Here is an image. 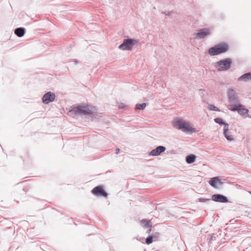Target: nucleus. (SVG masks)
Returning <instances> with one entry per match:
<instances>
[{
    "label": "nucleus",
    "instance_id": "obj_9",
    "mask_svg": "<svg viewBox=\"0 0 251 251\" xmlns=\"http://www.w3.org/2000/svg\"><path fill=\"white\" fill-rule=\"evenodd\" d=\"M212 199L215 201L220 202H226L228 201V199L225 196L220 194H215L212 196Z\"/></svg>",
    "mask_w": 251,
    "mask_h": 251
},
{
    "label": "nucleus",
    "instance_id": "obj_1",
    "mask_svg": "<svg viewBox=\"0 0 251 251\" xmlns=\"http://www.w3.org/2000/svg\"><path fill=\"white\" fill-rule=\"evenodd\" d=\"M96 111L97 109L95 106L83 104L74 105L69 112L80 115H92Z\"/></svg>",
    "mask_w": 251,
    "mask_h": 251
},
{
    "label": "nucleus",
    "instance_id": "obj_8",
    "mask_svg": "<svg viewBox=\"0 0 251 251\" xmlns=\"http://www.w3.org/2000/svg\"><path fill=\"white\" fill-rule=\"evenodd\" d=\"M55 96L54 94L51 93L50 92H49L45 94L43 97V101L45 104H48L50 102L54 100Z\"/></svg>",
    "mask_w": 251,
    "mask_h": 251
},
{
    "label": "nucleus",
    "instance_id": "obj_26",
    "mask_svg": "<svg viewBox=\"0 0 251 251\" xmlns=\"http://www.w3.org/2000/svg\"><path fill=\"white\" fill-rule=\"evenodd\" d=\"M200 201H204V200H201V199L200 200Z\"/></svg>",
    "mask_w": 251,
    "mask_h": 251
},
{
    "label": "nucleus",
    "instance_id": "obj_20",
    "mask_svg": "<svg viewBox=\"0 0 251 251\" xmlns=\"http://www.w3.org/2000/svg\"><path fill=\"white\" fill-rule=\"evenodd\" d=\"M156 237V235H154L153 236H149L146 240V243L147 244H151L152 242H153V237Z\"/></svg>",
    "mask_w": 251,
    "mask_h": 251
},
{
    "label": "nucleus",
    "instance_id": "obj_3",
    "mask_svg": "<svg viewBox=\"0 0 251 251\" xmlns=\"http://www.w3.org/2000/svg\"><path fill=\"white\" fill-rule=\"evenodd\" d=\"M228 50V45L225 43H220L210 48L209 54L211 56L217 55L226 52Z\"/></svg>",
    "mask_w": 251,
    "mask_h": 251
},
{
    "label": "nucleus",
    "instance_id": "obj_21",
    "mask_svg": "<svg viewBox=\"0 0 251 251\" xmlns=\"http://www.w3.org/2000/svg\"><path fill=\"white\" fill-rule=\"evenodd\" d=\"M208 109L210 110H214V111H220V109H219L217 107H216L215 106H214L213 104L209 105L208 106Z\"/></svg>",
    "mask_w": 251,
    "mask_h": 251
},
{
    "label": "nucleus",
    "instance_id": "obj_16",
    "mask_svg": "<svg viewBox=\"0 0 251 251\" xmlns=\"http://www.w3.org/2000/svg\"><path fill=\"white\" fill-rule=\"evenodd\" d=\"M251 79V74L250 73L245 74L241 76L239 78L238 80H244L247 81Z\"/></svg>",
    "mask_w": 251,
    "mask_h": 251
},
{
    "label": "nucleus",
    "instance_id": "obj_13",
    "mask_svg": "<svg viewBox=\"0 0 251 251\" xmlns=\"http://www.w3.org/2000/svg\"><path fill=\"white\" fill-rule=\"evenodd\" d=\"M209 183L211 186L214 188H217L218 186L221 185L222 184L221 179L218 177L211 178L209 180Z\"/></svg>",
    "mask_w": 251,
    "mask_h": 251
},
{
    "label": "nucleus",
    "instance_id": "obj_25",
    "mask_svg": "<svg viewBox=\"0 0 251 251\" xmlns=\"http://www.w3.org/2000/svg\"><path fill=\"white\" fill-rule=\"evenodd\" d=\"M119 151H120V149H116V153L118 154L119 153Z\"/></svg>",
    "mask_w": 251,
    "mask_h": 251
},
{
    "label": "nucleus",
    "instance_id": "obj_2",
    "mask_svg": "<svg viewBox=\"0 0 251 251\" xmlns=\"http://www.w3.org/2000/svg\"><path fill=\"white\" fill-rule=\"evenodd\" d=\"M173 126L185 132H194L195 128L188 122L181 119H177L173 122Z\"/></svg>",
    "mask_w": 251,
    "mask_h": 251
},
{
    "label": "nucleus",
    "instance_id": "obj_5",
    "mask_svg": "<svg viewBox=\"0 0 251 251\" xmlns=\"http://www.w3.org/2000/svg\"><path fill=\"white\" fill-rule=\"evenodd\" d=\"M136 43V41L132 39H125L119 48L122 50H130Z\"/></svg>",
    "mask_w": 251,
    "mask_h": 251
},
{
    "label": "nucleus",
    "instance_id": "obj_23",
    "mask_svg": "<svg viewBox=\"0 0 251 251\" xmlns=\"http://www.w3.org/2000/svg\"><path fill=\"white\" fill-rule=\"evenodd\" d=\"M124 107V106L123 103H122L121 105H119L120 108H123Z\"/></svg>",
    "mask_w": 251,
    "mask_h": 251
},
{
    "label": "nucleus",
    "instance_id": "obj_12",
    "mask_svg": "<svg viewBox=\"0 0 251 251\" xmlns=\"http://www.w3.org/2000/svg\"><path fill=\"white\" fill-rule=\"evenodd\" d=\"M210 33V31L208 28H203L200 30L197 34V37L200 39L203 38Z\"/></svg>",
    "mask_w": 251,
    "mask_h": 251
},
{
    "label": "nucleus",
    "instance_id": "obj_18",
    "mask_svg": "<svg viewBox=\"0 0 251 251\" xmlns=\"http://www.w3.org/2000/svg\"><path fill=\"white\" fill-rule=\"evenodd\" d=\"M196 159V156L195 155L190 154L186 157V160L188 163L190 164L194 162L195 161Z\"/></svg>",
    "mask_w": 251,
    "mask_h": 251
},
{
    "label": "nucleus",
    "instance_id": "obj_15",
    "mask_svg": "<svg viewBox=\"0 0 251 251\" xmlns=\"http://www.w3.org/2000/svg\"><path fill=\"white\" fill-rule=\"evenodd\" d=\"M15 34L20 37L23 36L25 33V29L22 27H19L15 29Z\"/></svg>",
    "mask_w": 251,
    "mask_h": 251
},
{
    "label": "nucleus",
    "instance_id": "obj_19",
    "mask_svg": "<svg viewBox=\"0 0 251 251\" xmlns=\"http://www.w3.org/2000/svg\"><path fill=\"white\" fill-rule=\"evenodd\" d=\"M146 106V103H143L142 104H137L136 105V109H144Z\"/></svg>",
    "mask_w": 251,
    "mask_h": 251
},
{
    "label": "nucleus",
    "instance_id": "obj_24",
    "mask_svg": "<svg viewBox=\"0 0 251 251\" xmlns=\"http://www.w3.org/2000/svg\"><path fill=\"white\" fill-rule=\"evenodd\" d=\"M151 227H149V229L148 232V233H150L151 232Z\"/></svg>",
    "mask_w": 251,
    "mask_h": 251
},
{
    "label": "nucleus",
    "instance_id": "obj_6",
    "mask_svg": "<svg viewBox=\"0 0 251 251\" xmlns=\"http://www.w3.org/2000/svg\"><path fill=\"white\" fill-rule=\"evenodd\" d=\"M230 110L231 111H237L239 114L244 115L248 113V109L244 108V106L241 104H239L236 106H230Z\"/></svg>",
    "mask_w": 251,
    "mask_h": 251
},
{
    "label": "nucleus",
    "instance_id": "obj_11",
    "mask_svg": "<svg viewBox=\"0 0 251 251\" xmlns=\"http://www.w3.org/2000/svg\"><path fill=\"white\" fill-rule=\"evenodd\" d=\"M228 124H225V126L224 127V135L228 141H231L234 140V137L233 135L231 134V132L228 130Z\"/></svg>",
    "mask_w": 251,
    "mask_h": 251
},
{
    "label": "nucleus",
    "instance_id": "obj_14",
    "mask_svg": "<svg viewBox=\"0 0 251 251\" xmlns=\"http://www.w3.org/2000/svg\"><path fill=\"white\" fill-rule=\"evenodd\" d=\"M227 94L230 102L233 101L236 99L235 92L233 89H229Z\"/></svg>",
    "mask_w": 251,
    "mask_h": 251
},
{
    "label": "nucleus",
    "instance_id": "obj_10",
    "mask_svg": "<svg viewBox=\"0 0 251 251\" xmlns=\"http://www.w3.org/2000/svg\"><path fill=\"white\" fill-rule=\"evenodd\" d=\"M165 150L166 148L164 147L158 146L155 149L152 150L150 153V155L151 156L159 155Z\"/></svg>",
    "mask_w": 251,
    "mask_h": 251
},
{
    "label": "nucleus",
    "instance_id": "obj_22",
    "mask_svg": "<svg viewBox=\"0 0 251 251\" xmlns=\"http://www.w3.org/2000/svg\"><path fill=\"white\" fill-rule=\"evenodd\" d=\"M214 121L216 123H218L220 125H222V124H223L225 126V123H224L223 122V120L221 118H215L214 119Z\"/></svg>",
    "mask_w": 251,
    "mask_h": 251
},
{
    "label": "nucleus",
    "instance_id": "obj_7",
    "mask_svg": "<svg viewBox=\"0 0 251 251\" xmlns=\"http://www.w3.org/2000/svg\"><path fill=\"white\" fill-rule=\"evenodd\" d=\"M92 193L96 196H103L104 197H107V194L103 189L102 186H98L95 187L92 190Z\"/></svg>",
    "mask_w": 251,
    "mask_h": 251
},
{
    "label": "nucleus",
    "instance_id": "obj_4",
    "mask_svg": "<svg viewBox=\"0 0 251 251\" xmlns=\"http://www.w3.org/2000/svg\"><path fill=\"white\" fill-rule=\"evenodd\" d=\"M232 62L231 58H226L216 62L215 67L219 71H226L230 68Z\"/></svg>",
    "mask_w": 251,
    "mask_h": 251
},
{
    "label": "nucleus",
    "instance_id": "obj_17",
    "mask_svg": "<svg viewBox=\"0 0 251 251\" xmlns=\"http://www.w3.org/2000/svg\"><path fill=\"white\" fill-rule=\"evenodd\" d=\"M140 223L145 227H151V224L150 220L143 219L140 221Z\"/></svg>",
    "mask_w": 251,
    "mask_h": 251
}]
</instances>
